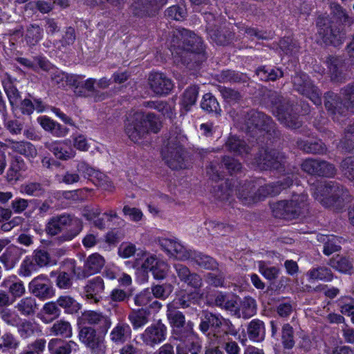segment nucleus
Listing matches in <instances>:
<instances>
[{
    "instance_id": "aec40b11",
    "label": "nucleus",
    "mask_w": 354,
    "mask_h": 354,
    "mask_svg": "<svg viewBox=\"0 0 354 354\" xmlns=\"http://www.w3.org/2000/svg\"><path fill=\"white\" fill-rule=\"evenodd\" d=\"M44 146L53 153L55 158L61 160L72 159L76 155V151L71 147V141L69 139L46 142Z\"/></svg>"
},
{
    "instance_id": "864d4df0",
    "label": "nucleus",
    "mask_w": 354,
    "mask_h": 354,
    "mask_svg": "<svg viewBox=\"0 0 354 354\" xmlns=\"http://www.w3.org/2000/svg\"><path fill=\"white\" fill-rule=\"evenodd\" d=\"M214 18V16L211 13H205V19L207 22V31L209 37L212 39L214 41L217 43L218 44H225L226 42V39L223 35L221 33V31L218 28L216 27L215 24H211V20Z\"/></svg>"
},
{
    "instance_id": "f3484780",
    "label": "nucleus",
    "mask_w": 354,
    "mask_h": 354,
    "mask_svg": "<svg viewBox=\"0 0 354 354\" xmlns=\"http://www.w3.org/2000/svg\"><path fill=\"white\" fill-rule=\"evenodd\" d=\"M167 333V326L158 321L147 327L141 334L140 338L145 345L153 347L165 340Z\"/></svg>"
},
{
    "instance_id": "cd10ccee",
    "label": "nucleus",
    "mask_w": 354,
    "mask_h": 354,
    "mask_svg": "<svg viewBox=\"0 0 354 354\" xmlns=\"http://www.w3.org/2000/svg\"><path fill=\"white\" fill-rule=\"evenodd\" d=\"M22 253V250L19 248L14 245L10 246L0 256V263L6 270H12L18 263Z\"/></svg>"
},
{
    "instance_id": "ea45409f",
    "label": "nucleus",
    "mask_w": 354,
    "mask_h": 354,
    "mask_svg": "<svg viewBox=\"0 0 354 354\" xmlns=\"http://www.w3.org/2000/svg\"><path fill=\"white\" fill-rule=\"evenodd\" d=\"M222 316L213 314L212 313H205L204 316L201 318L199 328L201 332L206 333L209 328L214 329V333L219 329Z\"/></svg>"
},
{
    "instance_id": "79ce46f5",
    "label": "nucleus",
    "mask_w": 354,
    "mask_h": 354,
    "mask_svg": "<svg viewBox=\"0 0 354 354\" xmlns=\"http://www.w3.org/2000/svg\"><path fill=\"white\" fill-rule=\"evenodd\" d=\"M192 304H194L193 295L182 290L176 294L174 300L169 303L167 307L178 310V308H188Z\"/></svg>"
},
{
    "instance_id": "20e7f679",
    "label": "nucleus",
    "mask_w": 354,
    "mask_h": 354,
    "mask_svg": "<svg viewBox=\"0 0 354 354\" xmlns=\"http://www.w3.org/2000/svg\"><path fill=\"white\" fill-rule=\"evenodd\" d=\"M187 141V138L181 129L176 128L170 131L162 148L161 155L162 160L171 169H183L188 167L185 148Z\"/></svg>"
},
{
    "instance_id": "6e6d98bb",
    "label": "nucleus",
    "mask_w": 354,
    "mask_h": 354,
    "mask_svg": "<svg viewBox=\"0 0 354 354\" xmlns=\"http://www.w3.org/2000/svg\"><path fill=\"white\" fill-rule=\"evenodd\" d=\"M259 272L268 280H275L279 274V269L275 266H270L267 262L259 261L257 263Z\"/></svg>"
},
{
    "instance_id": "393cba45",
    "label": "nucleus",
    "mask_w": 354,
    "mask_h": 354,
    "mask_svg": "<svg viewBox=\"0 0 354 354\" xmlns=\"http://www.w3.org/2000/svg\"><path fill=\"white\" fill-rule=\"evenodd\" d=\"M167 3V0H136L133 4L136 15H152Z\"/></svg>"
},
{
    "instance_id": "de8ad7c7",
    "label": "nucleus",
    "mask_w": 354,
    "mask_h": 354,
    "mask_svg": "<svg viewBox=\"0 0 354 354\" xmlns=\"http://www.w3.org/2000/svg\"><path fill=\"white\" fill-rule=\"evenodd\" d=\"M57 304L68 314L76 313L81 308V305L73 297L68 295L59 296L57 299Z\"/></svg>"
},
{
    "instance_id": "0e129e2a",
    "label": "nucleus",
    "mask_w": 354,
    "mask_h": 354,
    "mask_svg": "<svg viewBox=\"0 0 354 354\" xmlns=\"http://www.w3.org/2000/svg\"><path fill=\"white\" fill-rule=\"evenodd\" d=\"M169 269L170 267L167 262L162 260H159L151 272L155 279L163 280L167 276Z\"/></svg>"
},
{
    "instance_id": "4c0bfd02",
    "label": "nucleus",
    "mask_w": 354,
    "mask_h": 354,
    "mask_svg": "<svg viewBox=\"0 0 354 354\" xmlns=\"http://www.w3.org/2000/svg\"><path fill=\"white\" fill-rule=\"evenodd\" d=\"M317 240L324 243L323 252L328 256L335 252L340 250V239L335 235H324L317 236Z\"/></svg>"
},
{
    "instance_id": "2f4dec72",
    "label": "nucleus",
    "mask_w": 354,
    "mask_h": 354,
    "mask_svg": "<svg viewBox=\"0 0 354 354\" xmlns=\"http://www.w3.org/2000/svg\"><path fill=\"white\" fill-rule=\"evenodd\" d=\"M327 64L332 80L339 82L344 79V72L346 70V66L342 58L330 57L328 58Z\"/></svg>"
},
{
    "instance_id": "774afa93",
    "label": "nucleus",
    "mask_w": 354,
    "mask_h": 354,
    "mask_svg": "<svg viewBox=\"0 0 354 354\" xmlns=\"http://www.w3.org/2000/svg\"><path fill=\"white\" fill-rule=\"evenodd\" d=\"M341 147L348 151L354 149V122L346 129L344 136L341 140Z\"/></svg>"
},
{
    "instance_id": "5701e85b",
    "label": "nucleus",
    "mask_w": 354,
    "mask_h": 354,
    "mask_svg": "<svg viewBox=\"0 0 354 354\" xmlns=\"http://www.w3.org/2000/svg\"><path fill=\"white\" fill-rule=\"evenodd\" d=\"M151 89L157 95L168 94L173 88L172 81L161 73H152L149 77Z\"/></svg>"
},
{
    "instance_id": "9d476101",
    "label": "nucleus",
    "mask_w": 354,
    "mask_h": 354,
    "mask_svg": "<svg viewBox=\"0 0 354 354\" xmlns=\"http://www.w3.org/2000/svg\"><path fill=\"white\" fill-rule=\"evenodd\" d=\"M272 104V111L281 124L291 129H297L301 127V122L296 115L292 114L293 108L290 104L289 100L275 95Z\"/></svg>"
},
{
    "instance_id": "8fccbe9b",
    "label": "nucleus",
    "mask_w": 354,
    "mask_h": 354,
    "mask_svg": "<svg viewBox=\"0 0 354 354\" xmlns=\"http://www.w3.org/2000/svg\"><path fill=\"white\" fill-rule=\"evenodd\" d=\"M80 322L82 324L101 325L106 322V317L101 313L86 310L80 317Z\"/></svg>"
},
{
    "instance_id": "dca6fc26",
    "label": "nucleus",
    "mask_w": 354,
    "mask_h": 354,
    "mask_svg": "<svg viewBox=\"0 0 354 354\" xmlns=\"http://www.w3.org/2000/svg\"><path fill=\"white\" fill-rule=\"evenodd\" d=\"M80 341L95 354H104L106 346L104 338L97 335L96 330L91 327H83L79 332Z\"/></svg>"
},
{
    "instance_id": "3c124183",
    "label": "nucleus",
    "mask_w": 354,
    "mask_h": 354,
    "mask_svg": "<svg viewBox=\"0 0 354 354\" xmlns=\"http://www.w3.org/2000/svg\"><path fill=\"white\" fill-rule=\"evenodd\" d=\"M256 75L263 81H274L283 75L282 71L279 68L261 66L257 69Z\"/></svg>"
},
{
    "instance_id": "7c9ffc66",
    "label": "nucleus",
    "mask_w": 354,
    "mask_h": 354,
    "mask_svg": "<svg viewBox=\"0 0 354 354\" xmlns=\"http://www.w3.org/2000/svg\"><path fill=\"white\" fill-rule=\"evenodd\" d=\"M17 327L19 336L24 339L41 333L39 324L35 321L29 319H21Z\"/></svg>"
},
{
    "instance_id": "58836bf2",
    "label": "nucleus",
    "mask_w": 354,
    "mask_h": 354,
    "mask_svg": "<svg viewBox=\"0 0 354 354\" xmlns=\"http://www.w3.org/2000/svg\"><path fill=\"white\" fill-rule=\"evenodd\" d=\"M44 30L43 28L37 24H30L26 27L24 33V39L29 46H35L43 38Z\"/></svg>"
},
{
    "instance_id": "5fc2aeb1",
    "label": "nucleus",
    "mask_w": 354,
    "mask_h": 354,
    "mask_svg": "<svg viewBox=\"0 0 354 354\" xmlns=\"http://www.w3.org/2000/svg\"><path fill=\"white\" fill-rule=\"evenodd\" d=\"M177 346V354H198L201 346L198 342L193 341V338L184 339Z\"/></svg>"
},
{
    "instance_id": "bb28decb",
    "label": "nucleus",
    "mask_w": 354,
    "mask_h": 354,
    "mask_svg": "<svg viewBox=\"0 0 354 354\" xmlns=\"http://www.w3.org/2000/svg\"><path fill=\"white\" fill-rule=\"evenodd\" d=\"M132 330L130 326L125 322H118L111 330L109 337L112 342L121 345L131 338Z\"/></svg>"
},
{
    "instance_id": "13d9d810",
    "label": "nucleus",
    "mask_w": 354,
    "mask_h": 354,
    "mask_svg": "<svg viewBox=\"0 0 354 354\" xmlns=\"http://www.w3.org/2000/svg\"><path fill=\"white\" fill-rule=\"evenodd\" d=\"M201 106L209 113H218L221 111L217 100L211 93H206L203 95Z\"/></svg>"
},
{
    "instance_id": "4be33fe9",
    "label": "nucleus",
    "mask_w": 354,
    "mask_h": 354,
    "mask_svg": "<svg viewBox=\"0 0 354 354\" xmlns=\"http://www.w3.org/2000/svg\"><path fill=\"white\" fill-rule=\"evenodd\" d=\"M221 167L225 168L227 171L232 174L239 171L241 169V163L234 158L230 156H224L222 160V165L211 164L207 168V174L213 180H218L223 177Z\"/></svg>"
},
{
    "instance_id": "473e14b6",
    "label": "nucleus",
    "mask_w": 354,
    "mask_h": 354,
    "mask_svg": "<svg viewBox=\"0 0 354 354\" xmlns=\"http://www.w3.org/2000/svg\"><path fill=\"white\" fill-rule=\"evenodd\" d=\"M50 335L71 338L73 335V328L71 323L64 319H59L55 322L48 328Z\"/></svg>"
},
{
    "instance_id": "69168bd1",
    "label": "nucleus",
    "mask_w": 354,
    "mask_h": 354,
    "mask_svg": "<svg viewBox=\"0 0 354 354\" xmlns=\"http://www.w3.org/2000/svg\"><path fill=\"white\" fill-rule=\"evenodd\" d=\"M340 169L344 175L350 181L354 180V156L347 157L340 164Z\"/></svg>"
},
{
    "instance_id": "9b49d317",
    "label": "nucleus",
    "mask_w": 354,
    "mask_h": 354,
    "mask_svg": "<svg viewBox=\"0 0 354 354\" xmlns=\"http://www.w3.org/2000/svg\"><path fill=\"white\" fill-rule=\"evenodd\" d=\"M317 26L318 35L324 43L333 46H339L342 44L345 38V33L328 17H319Z\"/></svg>"
},
{
    "instance_id": "39448f33",
    "label": "nucleus",
    "mask_w": 354,
    "mask_h": 354,
    "mask_svg": "<svg viewBox=\"0 0 354 354\" xmlns=\"http://www.w3.org/2000/svg\"><path fill=\"white\" fill-rule=\"evenodd\" d=\"M83 223L82 220L73 215L62 214L50 218L45 227V232L51 236L60 235L56 237L55 241L58 244L71 241L82 231Z\"/></svg>"
},
{
    "instance_id": "2eb2a0df",
    "label": "nucleus",
    "mask_w": 354,
    "mask_h": 354,
    "mask_svg": "<svg viewBox=\"0 0 354 354\" xmlns=\"http://www.w3.org/2000/svg\"><path fill=\"white\" fill-rule=\"evenodd\" d=\"M285 159L284 154L277 150H264L255 158L254 163L260 170L279 169L284 167Z\"/></svg>"
},
{
    "instance_id": "f03ea898",
    "label": "nucleus",
    "mask_w": 354,
    "mask_h": 354,
    "mask_svg": "<svg viewBox=\"0 0 354 354\" xmlns=\"http://www.w3.org/2000/svg\"><path fill=\"white\" fill-rule=\"evenodd\" d=\"M169 50L176 62L188 64L193 53L203 51V41L200 37L187 29H177L172 32Z\"/></svg>"
},
{
    "instance_id": "ddd939ff",
    "label": "nucleus",
    "mask_w": 354,
    "mask_h": 354,
    "mask_svg": "<svg viewBox=\"0 0 354 354\" xmlns=\"http://www.w3.org/2000/svg\"><path fill=\"white\" fill-rule=\"evenodd\" d=\"M167 317L169 323L173 328L174 333V337L180 341H183L184 339L193 338L192 334L193 323L188 322L187 324V331L183 333V329L186 324L185 317L182 312L173 308L167 307Z\"/></svg>"
},
{
    "instance_id": "f704fd0d",
    "label": "nucleus",
    "mask_w": 354,
    "mask_h": 354,
    "mask_svg": "<svg viewBox=\"0 0 354 354\" xmlns=\"http://www.w3.org/2000/svg\"><path fill=\"white\" fill-rule=\"evenodd\" d=\"M247 330L250 340L260 342L264 339L266 328L262 321L257 319L252 320L249 323Z\"/></svg>"
},
{
    "instance_id": "a18cd8bd",
    "label": "nucleus",
    "mask_w": 354,
    "mask_h": 354,
    "mask_svg": "<svg viewBox=\"0 0 354 354\" xmlns=\"http://www.w3.org/2000/svg\"><path fill=\"white\" fill-rule=\"evenodd\" d=\"M20 345L19 339L10 332L5 333L0 337V351L3 353L15 351Z\"/></svg>"
},
{
    "instance_id": "f8f14e48",
    "label": "nucleus",
    "mask_w": 354,
    "mask_h": 354,
    "mask_svg": "<svg viewBox=\"0 0 354 354\" xmlns=\"http://www.w3.org/2000/svg\"><path fill=\"white\" fill-rule=\"evenodd\" d=\"M292 84L296 91L306 96L315 105H320L322 104L321 92L306 73H295L292 77Z\"/></svg>"
},
{
    "instance_id": "4d7b16f0",
    "label": "nucleus",
    "mask_w": 354,
    "mask_h": 354,
    "mask_svg": "<svg viewBox=\"0 0 354 354\" xmlns=\"http://www.w3.org/2000/svg\"><path fill=\"white\" fill-rule=\"evenodd\" d=\"M20 109L24 114L30 115L34 110L37 112H42L44 106L39 100H35L33 103L30 99H24L21 102Z\"/></svg>"
},
{
    "instance_id": "e433bc0d",
    "label": "nucleus",
    "mask_w": 354,
    "mask_h": 354,
    "mask_svg": "<svg viewBox=\"0 0 354 354\" xmlns=\"http://www.w3.org/2000/svg\"><path fill=\"white\" fill-rule=\"evenodd\" d=\"M257 313L256 301L250 297H245L241 302L240 306L236 308L235 315L239 317H242L244 319H248Z\"/></svg>"
},
{
    "instance_id": "f257e3e1",
    "label": "nucleus",
    "mask_w": 354,
    "mask_h": 354,
    "mask_svg": "<svg viewBox=\"0 0 354 354\" xmlns=\"http://www.w3.org/2000/svg\"><path fill=\"white\" fill-rule=\"evenodd\" d=\"M297 179V174L287 173L277 182L265 185H263L261 180L246 182L239 185L236 195L243 205H250L263 200L268 196L279 194L282 189L291 186Z\"/></svg>"
},
{
    "instance_id": "a878e982",
    "label": "nucleus",
    "mask_w": 354,
    "mask_h": 354,
    "mask_svg": "<svg viewBox=\"0 0 354 354\" xmlns=\"http://www.w3.org/2000/svg\"><path fill=\"white\" fill-rule=\"evenodd\" d=\"M0 286L8 290V294L10 295L14 301L17 298L23 296L26 292L23 281L14 274L5 278L1 283Z\"/></svg>"
},
{
    "instance_id": "6ab92c4d",
    "label": "nucleus",
    "mask_w": 354,
    "mask_h": 354,
    "mask_svg": "<svg viewBox=\"0 0 354 354\" xmlns=\"http://www.w3.org/2000/svg\"><path fill=\"white\" fill-rule=\"evenodd\" d=\"M30 292L40 299L45 300L52 298L55 295V290L44 274L35 277L28 285Z\"/></svg>"
},
{
    "instance_id": "6e6552de",
    "label": "nucleus",
    "mask_w": 354,
    "mask_h": 354,
    "mask_svg": "<svg viewBox=\"0 0 354 354\" xmlns=\"http://www.w3.org/2000/svg\"><path fill=\"white\" fill-rule=\"evenodd\" d=\"M274 217L292 220L306 216L309 212L308 196L306 194H293L289 200H283L270 205Z\"/></svg>"
},
{
    "instance_id": "09e8293b",
    "label": "nucleus",
    "mask_w": 354,
    "mask_h": 354,
    "mask_svg": "<svg viewBox=\"0 0 354 354\" xmlns=\"http://www.w3.org/2000/svg\"><path fill=\"white\" fill-rule=\"evenodd\" d=\"M159 260L155 255L145 250H138L136 253V263L138 266L141 265L144 270L151 271Z\"/></svg>"
},
{
    "instance_id": "a19ab883",
    "label": "nucleus",
    "mask_w": 354,
    "mask_h": 354,
    "mask_svg": "<svg viewBox=\"0 0 354 354\" xmlns=\"http://www.w3.org/2000/svg\"><path fill=\"white\" fill-rule=\"evenodd\" d=\"M15 308L21 315H33L37 310L36 299L32 297H26L22 298L16 304Z\"/></svg>"
},
{
    "instance_id": "b1692460",
    "label": "nucleus",
    "mask_w": 354,
    "mask_h": 354,
    "mask_svg": "<svg viewBox=\"0 0 354 354\" xmlns=\"http://www.w3.org/2000/svg\"><path fill=\"white\" fill-rule=\"evenodd\" d=\"M48 349L50 354H71L79 351V345L73 340L57 337L48 342Z\"/></svg>"
},
{
    "instance_id": "72a5a7b5",
    "label": "nucleus",
    "mask_w": 354,
    "mask_h": 354,
    "mask_svg": "<svg viewBox=\"0 0 354 354\" xmlns=\"http://www.w3.org/2000/svg\"><path fill=\"white\" fill-rule=\"evenodd\" d=\"M225 145L227 151L241 157H245L250 151L245 142L235 136H230Z\"/></svg>"
},
{
    "instance_id": "c03bdc74",
    "label": "nucleus",
    "mask_w": 354,
    "mask_h": 354,
    "mask_svg": "<svg viewBox=\"0 0 354 354\" xmlns=\"http://www.w3.org/2000/svg\"><path fill=\"white\" fill-rule=\"evenodd\" d=\"M189 261L194 262L198 266L208 270H214L218 266L216 261L212 257L195 250L192 251V257Z\"/></svg>"
},
{
    "instance_id": "bf43d9fd",
    "label": "nucleus",
    "mask_w": 354,
    "mask_h": 354,
    "mask_svg": "<svg viewBox=\"0 0 354 354\" xmlns=\"http://www.w3.org/2000/svg\"><path fill=\"white\" fill-rule=\"evenodd\" d=\"M150 291L155 298L165 300L172 292L173 286L169 283L153 285Z\"/></svg>"
},
{
    "instance_id": "4468645a",
    "label": "nucleus",
    "mask_w": 354,
    "mask_h": 354,
    "mask_svg": "<svg viewBox=\"0 0 354 354\" xmlns=\"http://www.w3.org/2000/svg\"><path fill=\"white\" fill-rule=\"evenodd\" d=\"M159 244L162 250L171 257L180 261H189L192 257V250L183 245L176 238H162Z\"/></svg>"
},
{
    "instance_id": "412c9836",
    "label": "nucleus",
    "mask_w": 354,
    "mask_h": 354,
    "mask_svg": "<svg viewBox=\"0 0 354 354\" xmlns=\"http://www.w3.org/2000/svg\"><path fill=\"white\" fill-rule=\"evenodd\" d=\"M105 285L101 277H95L88 280L84 288V296L91 304L99 303L103 297Z\"/></svg>"
},
{
    "instance_id": "c85d7f7f",
    "label": "nucleus",
    "mask_w": 354,
    "mask_h": 354,
    "mask_svg": "<svg viewBox=\"0 0 354 354\" xmlns=\"http://www.w3.org/2000/svg\"><path fill=\"white\" fill-rule=\"evenodd\" d=\"M5 145L7 148L28 158H34L37 155L35 147L29 142L8 140Z\"/></svg>"
},
{
    "instance_id": "c756f323",
    "label": "nucleus",
    "mask_w": 354,
    "mask_h": 354,
    "mask_svg": "<svg viewBox=\"0 0 354 354\" xmlns=\"http://www.w3.org/2000/svg\"><path fill=\"white\" fill-rule=\"evenodd\" d=\"M328 265L336 271L343 274H351L353 270V259L347 256L337 254L333 257Z\"/></svg>"
},
{
    "instance_id": "1a4fd4ad",
    "label": "nucleus",
    "mask_w": 354,
    "mask_h": 354,
    "mask_svg": "<svg viewBox=\"0 0 354 354\" xmlns=\"http://www.w3.org/2000/svg\"><path fill=\"white\" fill-rule=\"evenodd\" d=\"M341 94L344 97V103L340 101L337 94L328 92L325 95V107L333 116V119L337 122L339 121V116L346 115V111L354 112V84L348 85L343 88Z\"/></svg>"
},
{
    "instance_id": "680f3d73",
    "label": "nucleus",
    "mask_w": 354,
    "mask_h": 354,
    "mask_svg": "<svg viewBox=\"0 0 354 354\" xmlns=\"http://www.w3.org/2000/svg\"><path fill=\"white\" fill-rule=\"evenodd\" d=\"M308 275L312 279L322 280L326 281H330L333 278V274L330 269L326 267L313 268L308 271Z\"/></svg>"
},
{
    "instance_id": "603ef678",
    "label": "nucleus",
    "mask_w": 354,
    "mask_h": 354,
    "mask_svg": "<svg viewBox=\"0 0 354 354\" xmlns=\"http://www.w3.org/2000/svg\"><path fill=\"white\" fill-rule=\"evenodd\" d=\"M39 268L31 255L26 256L20 265L18 274L23 277H30L32 273L37 272Z\"/></svg>"
},
{
    "instance_id": "338daca9",
    "label": "nucleus",
    "mask_w": 354,
    "mask_h": 354,
    "mask_svg": "<svg viewBox=\"0 0 354 354\" xmlns=\"http://www.w3.org/2000/svg\"><path fill=\"white\" fill-rule=\"evenodd\" d=\"M216 344L222 346L227 354H240L241 348L239 344L230 338L218 339Z\"/></svg>"
},
{
    "instance_id": "a211bd4d",
    "label": "nucleus",
    "mask_w": 354,
    "mask_h": 354,
    "mask_svg": "<svg viewBox=\"0 0 354 354\" xmlns=\"http://www.w3.org/2000/svg\"><path fill=\"white\" fill-rule=\"evenodd\" d=\"M73 263H74V261H73ZM104 263L105 260L102 256L97 253H93L86 259L84 270L82 272L80 268H76L73 263H72V271L78 279H84L100 272Z\"/></svg>"
},
{
    "instance_id": "423d86ee",
    "label": "nucleus",
    "mask_w": 354,
    "mask_h": 354,
    "mask_svg": "<svg viewBox=\"0 0 354 354\" xmlns=\"http://www.w3.org/2000/svg\"><path fill=\"white\" fill-rule=\"evenodd\" d=\"M160 129L158 118L153 113L136 112L129 115L125 124V133L133 142H138L149 131L157 133Z\"/></svg>"
},
{
    "instance_id": "e2e57ef3",
    "label": "nucleus",
    "mask_w": 354,
    "mask_h": 354,
    "mask_svg": "<svg viewBox=\"0 0 354 354\" xmlns=\"http://www.w3.org/2000/svg\"><path fill=\"white\" fill-rule=\"evenodd\" d=\"M21 192L28 196H41L44 193V188L41 183L29 182L21 187Z\"/></svg>"
},
{
    "instance_id": "37998d69",
    "label": "nucleus",
    "mask_w": 354,
    "mask_h": 354,
    "mask_svg": "<svg viewBox=\"0 0 354 354\" xmlns=\"http://www.w3.org/2000/svg\"><path fill=\"white\" fill-rule=\"evenodd\" d=\"M297 147L306 153L324 154L326 152V145L321 140L314 142L299 140L297 142Z\"/></svg>"
},
{
    "instance_id": "49530a36",
    "label": "nucleus",
    "mask_w": 354,
    "mask_h": 354,
    "mask_svg": "<svg viewBox=\"0 0 354 354\" xmlns=\"http://www.w3.org/2000/svg\"><path fill=\"white\" fill-rule=\"evenodd\" d=\"M221 324H219V329L213 335V337L218 340V339L223 337V339L229 338L228 335L236 336L238 331L232 324V322L227 319L222 317L221 320Z\"/></svg>"
},
{
    "instance_id": "0eeeda50",
    "label": "nucleus",
    "mask_w": 354,
    "mask_h": 354,
    "mask_svg": "<svg viewBox=\"0 0 354 354\" xmlns=\"http://www.w3.org/2000/svg\"><path fill=\"white\" fill-rule=\"evenodd\" d=\"M238 128L250 134L257 140L261 136L268 134L273 129L272 119L262 112L250 110L242 111L234 119Z\"/></svg>"
},
{
    "instance_id": "052dcab7",
    "label": "nucleus",
    "mask_w": 354,
    "mask_h": 354,
    "mask_svg": "<svg viewBox=\"0 0 354 354\" xmlns=\"http://www.w3.org/2000/svg\"><path fill=\"white\" fill-rule=\"evenodd\" d=\"M46 340L44 338L37 339L28 344L19 354H42L44 351Z\"/></svg>"
},
{
    "instance_id": "7ed1b4c3",
    "label": "nucleus",
    "mask_w": 354,
    "mask_h": 354,
    "mask_svg": "<svg viewBox=\"0 0 354 354\" xmlns=\"http://www.w3.org/2000/svg\"><path fill=\"white\" fill-rule=\"evenodd\" d=\"M312 194L322 206L337 211L342 209L351 200L348 189L335 181L318 183Z\"/></svg>"
},
{
    "instance_id": "c9c22d12",
    "label": "nucleus",
    "mask_w": 354,
    "mask_h": 354,
    "mask_svg": "<svg viewBox=\"0 0 354 354\" xmlns=\"http://www.w3.org/2000/svg\"><path fill=\"white\" fill-rule=\"evenodd\" d=\"M150 312L141 308L132 310L128 315V319L134 330L142 328L149 322Z\"/></svg>"
}]
</instances>
